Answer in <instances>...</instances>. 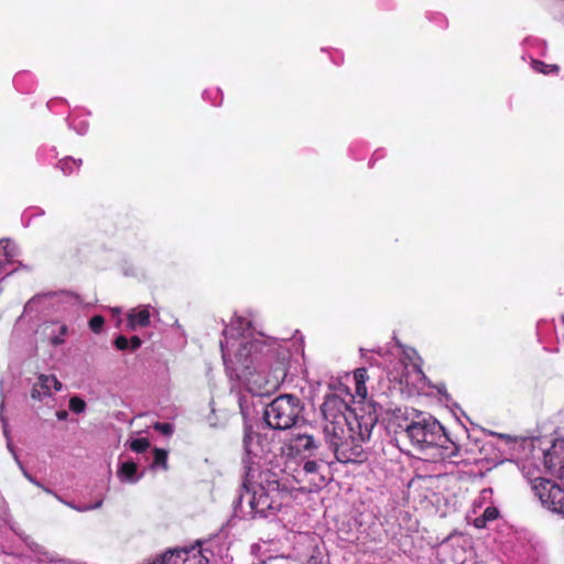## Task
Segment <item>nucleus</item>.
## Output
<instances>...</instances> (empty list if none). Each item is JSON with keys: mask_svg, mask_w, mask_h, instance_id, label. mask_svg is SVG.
I'll use <instances>...</instances> for the list:
<instances>
[{"mask_svg": "<svg viewBox=\"0 0 564 564\" xmlns=\"http://www.w3.org/2000/svg\"><path fill=\"white\" fill-rule=\"evenodd\" d=\"M378 419L375 414L352 416V425L336 430L335 434H325L329 447L339 463H361L367 458L362 444L369 441Z\"/></svg>", "mask_w": 564, "mask_h": 564, "instance_id": "obj_1", "label": "nucleus"}, {"mask_svg": "<svg viewBox=\"0 0 564 564\" xmlns=\"http://www.w3.org/2000/svg\"><path fill=\"white\" fill-rule=\"evenodd\" d=\"M242 487L247 495H251L249 505L254 517H268L275 513L291 496L288 485L275 471L270 469L259 471L251 488L247 481Z\"/></svg>", "mask_w": 564, "mask_h": 564, "instance_id": "obj_2", "label": "nucleus"}, {"mask_svg": "<svg viewBox=\"0 0 564 564\" xmlns=\"http://www.w3.org/2000/svg\"><path fill=\"white\" fill-rule=\"evenodd\" d=\"M242 487L247 495H251L249 505L254 517H268L275 513L291 496L288 485L275 471L270 469L259 471L251 488L247 481Z\"/></svg>", "mask_w": 564, "mask_h": 564, "instance_id": "obj_3", "label": "nucleus"}, {"mask_svg": "<svg viewBox=\"0 0 564 564\" xmlns=\"http://www.w3.org/2000/svg\"><path fill=\"white\" fill-rule=\"evenodd\" d=\"M242 487L247 495H251L249 505L254 517H268L275 513L291 496L288 485L275 471L270 469L259 471L251 488L247 481Z\"/></svg>", "mask_w": 564, "mask_h": 564, "instance_id": "obj_4", "label": "nucleus"}, {"mask_svg": "<svg viewBox=\"0 0 564 564\" xmlns=\"http://www.w3.org/2000/svg\"><path fill=\"white\" fill-rule=\"evenodd\" d=\"M264 349L267 351L270 350L268 346L261 341H249L242 345L237 354L238 358L246 357L239 366L230 368L226 362V367L231 371V376L235 375L236 378L245 384L246 389L254 395L269 394L278 387L276 381H270L253 367L254 361H257L256 355L263 352Z\"/></svg>", "mask_w": 564, "mask_h": 564, "instance_id": "obj_5", "label": "nucleus"}, {"mask_svg": "<svg viewBox=\"0 0 564 564\" xmlns=\"http://www.w3.org/2000/svg\"><path fill=\"white\" fill-rule=\"evenodd\" d=\"M401 434L419 449L444 448L448 451V457H454L459 452V445L448 437L443 425L433 417H422L417 421H412L405 425Z\"/></svg>", "mask_w": 564, "mask_h": 564, "instance_id": "obj_6", "label": "nucleus"}, {"mask_svg": "<svg viewBox=\"0 0 564 564\" xmlns=\"http://www.w3.org/2000/svg\"><path fill=\"white\" fill-rule=\"evenodd\" d=\"M354 395L347 387L340 386L336 392L325 397L321 411L325 420L324 433L335 434L336 430L343 432L344 427L352 425V416H360L349 405Z\"/></svg>", "mask_w": 564, "mask_h": 564, "instance_id": "obj_7", "label": "nucleus"}, {"mask_svg": "<svg viewBox=\"0 0 564 564\" xmlns=\"http://www.w3.org/2000/svg\"><path fill=\"white\" fill-rule=\"evenodd\" d=\"M302 411L303 405L299 398L281 394L267 405L263 419L271 429L288 430L296 424Z\"/></svg>", "mask_w": 564, "mask_h": 564, "instance_id": "obj_8", "label": "nucleus"}, {"mask_svg": "<svg viewBox=\"0 0 564 564\" xmlns=\"http://www.w3.org/2000/svg\"><path fill=\"white\" fill-rule=\"evenodd\" d=\"M531 488L542 506L550 511L555 508L558 501L557 498L564 499V489L553 480L542 477L535 478Z\"/></svg>", "mask_w": 564, "mask_h": 564, "instance_id": "obj_9", "label": "nucleus"}, {"mask_svg": "<svg viewBox=\"0 0 564 564\" xmlns=\"http://www.w3.org/2000/svg\"><path fill=\"white\" fill-rule=\"evenodd\" d=\"M321 465L314 460H307L303 464L302 469L297 471L296 481L307 482L308 489L319 488L325 485V477L319 473Z\"/></svg>", "mask_w": 564, "mask_h": 564, "instance_id": "obj_10", "label": "nucleus"}, {"mask_svg": "<svg viewBox=\"0 0 564 564\" xmlns=\"http://www.w3.org/2000/svg\"><path fill=\"white\" fill-rule=\"evenodd\" d=\"M52 387L54 390L59 391L62 383L55 376L41 375L37 382L32 387L31 398L41 401L44 397L51 395Z\"/></svg>", "mask_w": 564, "mask_h": 564, "instance_id": "obj_11", "label": "nucleus"}, {"mask_svg": "<svg viewBox=\"0 0 564 564\" xmlns=\"http://www.w3.org/2000/svg\"><path fill=\"white\" fill-rule=\"evenodd\" d=\"M289 448L296 454H312L317 448L315 437L306 433H293L288 441Z\"/></svg>", "mask_w": 564, "mask_h": 564, "instance_id": "obj_12", "label": "nucleus"}, {"mask_svg": "<svg viewBox=\"0 0 564 564\" xmlns=\"http://www.w3.org/2000/svg\"><path fill=\"white\" fill-rule=\"evenodd\" d=\"M544 462L546 467L561 479H564V447L553 448L545 454Z\"/></svg>", "mask_w": 564, "mask_h": 564, "instance_id": "obj_13", "label": "nucleus"}, {"mask_svg": "<svg viewBox=\"0 0 564 564\" xmlns=\"http://www.w3.org/2000/svg\"><path fill=\"white\" fill-rule=\"evenodd\" d=\"M138 465L132 462H123L117 471L118 478L123 482H137L139 477L137 476Z\"/></svg>", "mask_w": 564, "mask_h": 564, "instance_id": "obj_14", "label": "nucleus"}, {"mask_svg": "<svg viewBox=\"0 0 564 564\" xmlns=\"http://www.w3.org/2000/svg\"><path fill=\"white\" fill-rule=\"evenodd\" d=\"M150 325V312L148 308H142L139 312H131L128 315V326L130 329H135L138 326L147 327Z\"/></svg>", "mask_w": 564, "mask_h": 564, "instance_id": "obj_15", "label": "nucleus"}, {"mask_svg": "<svg viewBox=\"0 0 564 564\" xmlns=\"http://www.w3.org/2000/svg\"><path fill=\"white\" fill-rule=\"evenodd\" d=\"M152 467H162L163 469H167V451L158 447L153 449Z\"/></svg>", "mask_w": 564, "mask_h": 564, "instance_id": "obj_16", "label": "nucleus"}, {"mask_svg": "<svg viewBox=\"0 0 564 564\" xmlns=\"http://www.w3.org/2000/svg\"><path fill=\"white\" fill-rule=\"evenodd\" d=\"M533 68L542 74L557 73L560 67L555 64H545L541 61H533Z\"/></svg>", "mask_w": 564, "mask_h": 564, "instance_id": "obj_17", "label": "nucleus"}, {"mask_svg": "<svg viewBox=\"0 0 564 564\" xmlns=\"http://www.w3.org/2000/svg\"><path fill=\"white\" fill-rule=\"evenodd\" d=\"M129 446L135 453H144L150 447V442L145 437L134 438L130 442Z\"/></svg>", "mask_w": 564, "mask_h": 564, "instance_id": "obj_18", "label": "nucleus"}, {"mask_svg": "<svg viewBox=\"0 0 564 564\" xmlns=\"http://www.w3.org/2000/svg\"><path fill=\"white\" fill-rule=\"evenodd\" d=\"M80 163V160L77 163L76 160L72 158H66L59 161V167L64 172V174H70L73 172V166H79Z\"/></svg>", "mask_w": 564, "mask_h": 564, "instance_id": "obj_19", "label": "nucleus"}, {"mask_svg": "<svg viewBox=\"0 0 564 564\" xmlns=\"http://www.w3.org/2000/svg\"><path fill=\"white\" fill-rule=\"evenodd\" d=\"M69 409L74 413H82L86 409V402L78 397H72L69 400Z\"/></svg>", "mask_w": 564, "mask_h": 564, "instance_id": "obj_20", "label": "nucleus"}, {"mask_svg": "<svg viewBox=\"0 0 564 564\" xmlns=\"http://www.w3.org/2000/svg\"><path fill=\"white\" fill-rule=\"evenodd\" d=\"M88 324L91 332L98 334L104 327L105 318L101 315H95L89 319Z\"/></svg>", "mask_w": 564, "mask_h": 564, "instance_id": "obj_21", "label": "nucleus"}, {"mask_svg": "<svg viewBox=\"0 0 564 564\" xmlns=\"http://www.w3.org/2000/svg\"><path fill=\"white\" fill-rule=\"evenodd\" d=\"M8 242L0 241V272L9 262L10 253L8 251Z\"/></svg>", "mask_w": 564, "mask_h": 564, "instance_id": "obj_22", "label": "nucleus"}, {"mask_svg": "<svg viewBox=\"0 0 564 564\" xmlns=\"http://www.w3.org/2000/svg\"><path fill=\"white\" fill-rule=\"evenodd\" d=\"M254 437H258V434L251 431V429H246L243 435V445L248 453H251V442Z\"/></svg>", "mask_w": 564, "mask_h": 564, "instance_id": "obj_23", "label": "nucleus"}, {"mask_svg": "<svg viewBox=\"0 0 564 564\" xmlns=\"http://www.w3.org/2000/svg\"><path fill=\"white\" fill-rule=\"evenodd\" d=\"M487 522L494 521L499 517V511L496 507H487L481 514Z\"/></svg>", "mask_w": 564, "mask_h": 564, "instance_id": "obj_24", "label": "nucleus"}, {"mask_svg": "<svg viewBox=\"0 0 564 564\" xmlns=\"http://www.w3.org/2000/svg\"><path fill=\"white\" fill-rule=\"evenodd\" d=\"M368 370L366 368H357L354 371V381L355 382H366L368 380Z\"/></svg>", "mask_w": 564, "mask_h": 564, "instance_id": "obj_25", "label": "nucleus"}, {"mask_svg": "<svg viewBox=\"0 0 564 564\" xmlns=\"http://www.w3.org/2000/svg\"><path fill=\"white\" fill-rule=\"evenodd\" d=\"M113 345L118 350H127L129 348V339L123 335H119L116 337Z\"/></svg>", "mask_w": 564, "mask_h": 564, "instance_id": "obj_26", "label": "nucleus"}, {"mask_svg": "<svg viewBox=\"0 0 564 564\" xmlns=\"http://www.w3.org/2000/svg\"><path fill=\"white\" fill-rule=\"evenodd\" d=\"M355 390L356 395L359 397L361 400H365L367 398V387L366 382H355Z\"/></svg>", "mask_w": 564, "mask_h": 564, "instance_id": "obj_27", "label": "nucleus"}, {"mask_svg": "<svg viewBox=\"0 0 564 564\" xmlns=\"http://www.w3.org/2000/svg\"><path fill=\"white\" fill-rule=\"evenodd\" d=\"M154 429L164 435H170L173 431L170 423H155Z\"/></svg>", "mask_w": 564, "mask_h": 564, "instance_id": "obj_28", "label": "nucleus"}, {"mask_svg": "<svg viewBox=\"0 0 564 564\" xmlns=\"http://www.w3.org/2000/svg\"><path fill=\"white\" fill-rule=\"evenodd\" d=\"M142 345V340L140 339V337L138 336H132L130 339H129V348L131 350H137L138 348H140Z\"/></svg>", "mask_w": 564, "mask_h": 564, "instance_id": "obj_29", "label": "nucleus"}, {"mask_svg": "<svg viewBox=\"0 0 564 564\" xmlns=\"http://www.w3.org/2000/svg\"><path fill=\"white\" fill-rule=\"evenodd\" d=\"M557 503L555 508L552 509V512L561 514L564 518V499L557 498Z\"/></svg>", "mask_w": 564, "mask_h": 564, "instance_id": "obj_30", "label": "nucleus"}, {"mask_svg": "<svg viewBox=\"0 0 564 564\" xmlns=\"http://www.w3.org/2000/svg\"><path fill=\"white\" fill-rule=\"evenodd\" d=\"M487 521L485 520V518L482 516L480 517H477L475 520H474V525L478 529H482L487 525Z\"/></svg>", "mask_w": 564, "mask_h": 564, "instance_id": "obj_31", "label": "nucleus"}, {"mask_svg": "<svg viewBox=\"0 0 564 564\" xmlns=\"http://www.w3.org/2000/svg\"><path fill=\"white\" fill-rule=\"evenodd\" d=\"M305 564H323V562L319 555H312Z\"/></svg>", "mask_w": 564, "mask_h": 564, "instance_id": "obj_32", "label": "nucleus"}, {"mask_svg": "<svg viewBox=\"0 0 564 564\" xmlns=\"http://www.w3.org/2000/svg\"><path fill=\"white\" fill-rule=\"evenodd\" d=\"M56 415H57V417H58L59 420H64V419H66V417H67V412H66V411H58V412L56 413Z\"/></svg>", "mask_w": 564, "mask_h": 564, "instance_id": "obj_33", "label": "nucleus"}, {"mask_svg": "<svg viewBox=\"0 0 564 564\" xmlns=\"http://www.w3.org/2000/svg\"><path fill=\"white\" fill-rule=\"evenodd\" d=\"M62 343H63V340H62V339H59V338H57V337H55V338L53 339V344H54V345H59V344H62Z\"/></svg>", "mask_w": 564, "mask_h": 564, "instance_id": "obj_34", "label": "nucleus"}, {"mask_svg": "<svg viewBox=\"0 0 564 564\" xmlns=\"http://www.w3.org/2000/svg\"><path fill=\"white\" fill-rule=\"evenodd\" d=\"M29 480L33 484H35L36 486L39 487H42L34 478H32L31 476H28Z\"/></svg>", "mask_w": 564, "mask_h": 564, "instance_id": "obj_35", "label": "nucleus"}, {"mask_svg": "<svg viewBox=\"0 0 564 564\" xmlns=\"http://www.w3.org/2000/svg\"><path fill=\"white\" fill-rule=\"evenodd\" d=\"M89 509H90L89 507H85V508H77V510H79V511L89 510Z\"/></svg>", "mask_w": 564, "mask_h": 564, "instance_id": "obj_36", "label": "nucleus"}, {"mask_svg": "<svg viewBox=\"0 0 564 564\" xmlns=\"http://www.w3.org/2000/svg\"><path fill=\"white\" fill-rule=\"evenodd\" d=\"M101 506V501H98L96 505H95V508H98Z\"/></svg>", "mask_w": 564, "mask_h": 564, "instance_id": "obj_37", "label": "nucleus"}, {"mask_svg": "<svg viewBox=\"0 0 564 564\" xmlns=\"http://www.w3.org/2000/svg\"><path fill=\"white\" fill-rule=\"evenodd\" d=\"M65 333H66V327H65V326H63V327H62V334H65Z\"/></svg>", "mask_w": 564, "mask_h": 564, "instance_id": "obj_38", "label": "nucleus"}, {"mask_svg": "<svg viewBox=\"0 0 564 564\" xmlns=\"http://www.w3.org/2000/svg\"><path fill=\"white\" fill-rule=\"evenodd\" d=\"M68 507L75 509V506H73L72 503H68Z\"/></svg>", "mask_w": 564, "mask_h": 564, "instance_id": "obj_39", "label": "nucleus"}, {"mask_svg": "<svg viewBox=\"0 0 564 564\" xmlns=\"http://www.w3.org/2000/svg\"><path fill=\"white\" fill-rule=\"evenodd\" d=\"M68 507L75 509V506H73L72 503H68Z\"/></svg>", "mask_w": 564, "mask_h": 564, "instance_id": "obj_40", "label": "nucleus"}, {"mask_svg": "<svg viewBox=\"0 0 564 564\" xmlns=\"http://www.w3.org/2000/svg\"><path fill=\"white\" fill-rule=\"evenodd\" d=\"M68 507L75 509V506H73L72 503H68Z\"/></svg>", "mask_w": 564, "mask_h": 564, "instance_id": "obj_41", "label": "nucleus"}]
</instances>
